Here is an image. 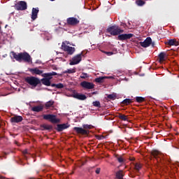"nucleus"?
<instances>
[{
    "label": "nucleus",
    "mask_w": 179,
    "mask_h": 179,
    "mask_svg": "<svg viewBox=\"0 0 179 179\" xmlns=\"http://www.w3.org/2000/svg\"><path fill=\"white\" fill-rule=\"evenodd\" d=\"M11 54L14 59L18 62H22V61H24V62H30L31 61V56H30L27 52H20L17 54L13 51L11 52Z\"/></svg>",
    "instance_id": "1"
},
{
    "label": "nucleus",
    "mask_w": 179,
    "mask_h": 179,
    "mask_svg": "<svg viewBox=\"0 0 179 179\" xmlns=\"http://www.w3.org/2000/svg\"><path fill=\"white\" fill-rule=\"evenodd\" d=\"M24 82L32 86V87H37L38 85H41V80H39L38 78L34 76H27L24 79Z\"/></svg>",
    "instance_id": "2"
},
{
    "label": "nucleus",
    "mask_w": 179,
    "mask_h": 179,
    "mask_svg": "<svg viewBox=\"0 0 179 179\" xmlns=\"http://www.w3.org/2000/svg\"><path fill=\"white\" fill-rule=\"evenodd\" d=\"M123 31L124 29H121V28L117 25H112L108 27L106 29V33H109L111 36H120Z\"/></svg>",
    "instance_id": "3"
},
{
    "label": "nucleus",
    "mask_w": 179,
    "mask_h": 179,
    "mask_svg": "<svg viewBox=\"0 0 179 179\" xmlns=\"http://www.w3.org/2000/svg\"><path fill=\"white\" fill-rule=\"evenodd\" d=\"M43 120L46 121H49L52 124H59L61 122V120L57 117V115L53 114H47L43 115Z\"/></svg>",
    "instance_id": "4"
},
{
    "label": "nucleus",
    "mask_w": 179,
    "mask_h": 179,
    "mask_svg": "<svg viewBox=\"0 0 179 179\" xmlns=\"http://www.w3.org/2000/svg\"><path fill=\"white\" fill-rule=\"evenodd\" d=\"M15 9L16 10H26L27 9V3L24 1H18L15 5Z\"/></svg>",
    "instance_id": "5"
},
{
    "label": "nucleus",
    "mask_w": 179,
    "mask_h": 179,
    "mask_svg": "<svg viewBox=\"0 0 179 179\" xmlns=\"http://www.w3.org/2000/svg\"><path fill=\"white\" fill-rule=\"evenodd\" d=\"M62 48L69 55H72L75 52V48L66 45L65 43H62Z\"/></svg>",
    "instance_id": "6"
},
{
    "label": "nucleus",
    "mask_w": 179,
    "mask_h": 179,
    "mask_svg": "<svg viewBox=\"0 0 179 179\" xmlns=\"http://www.w3.org/2000/svg\"><path fill=\"white\" fill-rule=\"evenodd\" d=\"M82 55H83V52L74 56L72 58V61L70 62V65H78V64L82 61Z\"/></svg>",
    "instance_id": "7"
},
{
    "label": "nucleus",
    "mask_w": 179,
    "mask_h": 179,
    "mask_svg": "<svg viewBox=\"0 0 179 179\" xmlns=\"http://www.w3.org/2000/svg\"><path fill=\"white\" fill-rule=\"evenodd\" d=\"M134 37L133 34H120L117 36V39L120 41H124L125 40H129V38H132Z\"/></svg>",
    "instance_id": "8"
},
{
    "label": "nucleus",
    "mask_w": 179,
    "mask_h": 179,
    "mask_svg": "<svg viewBox=\"0 0 179 179\" xmlns=\"http://www.w3.org/2000/svg\"><path fill=\"white\" fill-rule=\"evenodd\" d=\"M66 22L69 26H77V24H79L80 23L79 20L74 17L67 18Z\"/></svg>",
    "instance_id": "9"
},
{
    "label": "nucleus",
    "mask_w": 179,
    "mask_h": 179,
    "mask_svg": "<svg viewBox=\"0 0 179 179\" xmlns=\"http://www.w3.org/2000/svg\"><path fill=\"white\" fill-rule=\"evenodd\" d=\"M80 86L83 87V89H87L88 90L94 89V84H93V83H90L87 81H83L80 83Z\"/></svg>",
    "instance_id": "10"
},
{
    "label": "nucleus",
    "mask_w": 179,
    "mask_h": 179,
    "mask_svg": "<svg viewBox=\"0 0 179 179\" xmlns=\"http://www.w3.org/2000/svg\"><path fill=\"white\" fill-rule=\"evenodd\" d=\"M73 131L76 132V134H78L80 135H89V130L84 129V128L82 127H73Z\"/></svg>",
    "instance_id": "11"
},
{
    "label": "nucleus",
    "mask_w": 179,
    "mask_h": 179,
    "mask_svg": "<svg viewBox=\"0 0 179 179\" xmlns=\"http://www.w3.org/2000/svg\"><path fill=\"white\" fill-rule=\"evenodd\" d=\"M71 125H69L68 123L66 124H57V127L55 128L56 131L57 132H62L64 129H68Z\"/></svg>",
    "instance_id": "12"
},
{
    "label": "nucleus",
    "mask_w": 179,
    "mask_h": 179,
    "mask_svg": "<svg viewBox=\"0 0 179 179\" xmlns=\"http://www.w3.org/2000/svg\"><path fill=\"white\" fill-rule=\"evenodd\" d=\"M10 121L12 124H19L23 121V117L20 115H15L10 119Z\"/></svg>",
    "instance_id": "13"
},
{
    "label": "nucleus",
    "mask_w": 179,
    "mask_h": 179,
    "mask_svg": "<svg viewBox=\"0 0 179 179\" xmlns=\"http://www.w3.org/2000/svg\"><path fill=\"white\" fill-rule=\"evenodd\" d=\"M152 44V38L147 37L143 42H140V45L143 48H148Z\"/></svg>",
    "instance_id": "14"
},
{
    "label": "nucleus",
    "mask_w": 179,
    "mask_h": 179,
    "mask_svg": "<svg viewBox=\"0 0 179 179\" xmlns=\"http://www.w3.org/2000/svg\"><path fill=\"white\" fill-rule=\"evenodd\" d=\"M52 79V77H45L42 78L41 80V83L42 85H44L45 86H51V80Z\"/></svg>",
    "instance_id": "15"
},
{
    "label": "nucleus",
    "mask_w": 179,
    "mask_h": 179,
    "mask_svg": "<svg viewBox=\"0 0 179 179\" xmlns=\"http://www.w3.org/2000/svg\"><path fill=\"white\" fill-rule=\"evenodd\" d=\"M151 155L152 156H153V157H155V159H156L157 163H159V162L162 160V159L160 158V152H159L158 150H152L151 152Z\"/></svg>",
    "instance_id": "16"
},
{
    "label": "nucleus",
    "mask_w": 179,
    "mask_h": 179,
    "mask_svg": "<svg viewBox=\"0 0 179 179\" xmlns=\"http://www.w3.org/2000/svg\"><path fill=\"white\" fill-rule=\"evenodd\" d=\"M38 12H40V10H38V8H32L31 18L33 20H36V19H37V16L38 15Z\"/></svg>",
    "instance_id": "17"
},
{
    "label": "nucleus",
    "mask_w": 179,
    "mask_h": 179,
    "mask_svg": "<svg viewBox=\"0 0 179 179\" xmlns=\"http://www.w3.org/2000/svg\"><path fill=\"white\" fill-rule=\"evenodd\" d=\"M104 79H114V78L113 76H101L96 78L95 82H96V83H103Z\"/></svg>",
    "instance_id": "18"
},
{
    "label": "nucleus",
    "mask_w": 179,
    "mask_h": 179,
    "mask_svg": "<svg viewBox=\"0 0 179 179\" xmlns=\"http://www.w3.org/2000/svg\"><path fill=\"white\" fill-rule=\"evenodd\" d=\"M29 72L32 73V75H41L43 73V70L38 69V68L29 69Z\"/></svg>",
    "instance_id": "19"
},
{
    "label": "nucleus",
    "mask_w": 179,
    "mask_h": 179,
    "mask_svg": "<svg viewBox=\"0 0 179 179\" xmlns=\"http://www.w3.org/2000/svg\"><path fill=\"white\" fill-rule=\"evenodd\" d=\"M73 97H74V99H77L78 100H86V99H87L86 95L79 93L74 94Z\"/></svg>",
    "instance_id": "20"
},
{
    "label": "nucleus",
    "mask_w": 179,
    "mask_h": 179,
    "mask_svg": "<svg viewBox=\"0 0 179 179\" xmlns=\"http://www.w3.org/2000/svg\"><path fill=\"white\" fill-rule=\"evenodd\" d=\"M43 110H44V106L43 105H39L31 108V111H34L35 113H40L43 111Z\"/></svg>",
    "instance_id": "21"
},
{
    "label": "nucleus",
    "mask_w": 179,
    "mask_h": 179,
    "mask_svg": "<svg viewBox=\"0 0 179 179\" xmlns=\"http://www.w3.org/2000/svg\"><path fill=\"white\" fill-rule=\"evenodd\" d=\"M41 128L42 131H52L53 127L51 124H43L41 125Z\"/></svg>",
    "instance_id": "22"
},
{
    "label": "nucleus",
    "mask_w": 179,
    "mask_h": 179,
    "mask_svg": "<svg viewBox=\"0 0 179 179\" xmlns=\"http://www.w3.org/2000/svg\"><path fill=\"white\" fill-rule=\"evenodd\" d=\"M178 41H177V40L176 39H171L169 40L167 42H166V45H169L170 47H171V45H178Z\"/></svg>",
    "instance_id": "23"
},
{
    "label": "nucleus",
    "mask_w": 179,
    "mask_h": 179,
    "mask_svg": "<svg viewBox=\"0 0 179 179\" xmlns=\"http://www.w3.org/2000/svg\"><path fill=\"white\" fill-rule=\"evenodd\" d=\"M58 75L57 73V72L55 71H52L51 73H45L43 74H42L41 76L43 77V78H52V76H55Z\"/></svg>",
    "instance_id": "24"
},
{
    "label": "nucleus",
    "mask_w": 179,
    "mask_h": 179,
    "mask_svg": "<svg viewBox=\"0 0 179 179\" xmlns=\"http://www.w3.org/2000/svg\"><path fill=\"white\" fill-rule=\"evenodd\" d=\"M158 57H159V62H164V61H166V59H165L166 58V52H162L161 53H159Z\"/></svg>",
    "instance_id": "25"
},
{
    "label": "nucleus",
    "mask_w": 179,
    "mask_h": 179,
    "mask_svg": "<svg viewBox=\"0 0 179 179\" xmlns=\"http://www.w3.org/2000/svg\"><path fill=\"white\" fill-rule=\"evenodd\" d=\"M116 178L117 179L124 178V171H122V170H120L116 173Z\"/></svg>",
    "instance_id": "26"
},
{
    "label": "nucleus",
    "mask_w": 179,
    "mask_h": 179,
    "mask_svg": "<svg viewBox=\"0 0 179 179\" xmlns=\"http://www.w3.org/2000/svg\"><path fill=\"white\" fill-rule=\"evenodd\" d=\"M52 87H56V89H64V84L59 83V84H52Z\"/></svg>",
    "instance_id": "27"
},
{
    "label": "nucleus",
    "mask_w": 179,
    "mask_h": 179,
    "mask_svg": "<svg viewBox=\"0 0 179 179\" xmlns=\"http://www.w3.org/2000/svg\"><path fill=\"white\" fill-rule=\"evenodd\" d=\"M54 101L50 100L45 103V106L46 108H50V107H52L54 106Z\"/></svg>",
    "instance_id": "28"
},
{
    "label": "nucleus",
    "mask_w": 179,
    "mask_h": 179,
    "mask_svg": "<svg viewBox=\"0 0 179 179\" xmlns=\"http://www.w3.org/2000/svg\"><path fill=\"white\" fill-rule=\"evenodd\" d=\"M131 103H132V100H131L129 99H124L122 101V104H124V106H128V105L131 104Z\"/></svg>",
    "instance_id": "29"
},
{
    "label": "nucleus",
    "mask_w": 179,
    "mask_h": 179,
    "mask_svg": "<svg viewBox=\"0 0 179 179\" xmlns=\"http://www.w3.org/2000/svg\"><path fill=\"white\" fill-rule=\"evenodd\" d=\"M92 105L94 106V107H98V108H101V104L99 101H95L92 102Z\"/></svg>",
    "instance_id": "30"
},
{
    "label": "nucleus",
    "mask_w": 179,
    "mask_h": 179,
    "mask_svg": "<svg viewBox=\"0 0 179 179\" xmlns=\"http://www.w3.org/2000/svg\"><path fill=\"white\" fill-rule=\"evenodd\" d=\"M134 169H135L136 171H140L141 169H142V164H141L139 163L135 164Z\"/></svg>",
    "instance_id": "31"
},
{
    "label": "nucleus",
    "mask_w": 179,
    "mask_h": 179,
    "mask_svg": "<svg viewBox=\"0 0 179 179\" xmlns=\"http://www.w3.org/2000/svg\"><path fill=\"white\" fill-rule=\"evenodd\" d=\"M145 98L142 97V96H136V101L137 103H143V101H145Z\"/></svg>",
    "instance_id": "32"
},
{
    "label": "nucleus",
    "mask_w": 179,
    "mask_h": 179,
    "mask_svg": "<svg viewBox=\"0 0 179 179\" xmlns=\"http://www.w3.org/2000/svg\"><path fill=\"white\" fill-rule=\"evenodd\" d=\"M136 5H138V6H143V5L145 4V1L143 0H137L136 1Z\"/></svg>",
    "instance_id": "33"
},
{
    "label": "nucleus",
    "mask_w": 179,
    "mask_h": 179,
    "mask_svg": "<svg viewBox=\"0 0 179 179\" xmlns=\"http://www.w3.org/2000/svg\"><path fill=\"white\" fill-rule=\"evenodd\" d=\"M75 72H76V71L74 69H72L63 71V73H75Z\"/></svg>",
    "instance_id": "34"
},
{
    "label": "nucleus",
    "mask_w": 179,
    "mask_h": 179,
    "mask_svg": "<svg viewBox=\"0 0 179 179\" xmlns=\"http://www.w3.org/2000/svg\"><path fill=\"white\" fill-rule=\"evenodd\" d=\"M119 118H120V120H122V121H127L128 120L127 118V115H123V114H120L119 115Z\"/></svg>",
    "instance_id": "35"
},
{
    "label": "nucleus",
    "mask_w": 179,
    "mask_h": 179,
    "mask_svg": "<svg viewBox=\"0 0 179 179\" xmlns=\"http://www.w3.org/2000/svg\"><path fill=\"white\" fill-rule=\"evenodd\" d=\"M83 128H84V129H86V131H87V129H92V128H93V126L89 125V124H83Z\"/></svg>",
    "instance_id": "36"
},
{
    "label": "nucleus",
    "mask_w": 179,
    "mask_h": 179,
    "mask_svg": "<svg viewBox=\"0 0 179 179\" xmlns=\"http://www.w3.org/2000/svg\"><path fill=\"white\" fill-rule=\"evenodd\" d=\"M81 79H86V78H89V76L86 73H83L80 76Z\"/></svg>",
    "instance_id": "37"
},
{
    "label": "nucleus",
    "mask_w": 179,
    "mask_h": 179,
    "mask_svg": "<svg viewBox=\"0 0 179 179\" xmlns=\"http://www.w3.org/2000/svg\"><path fill=\"white\" fill-rule=\"evenodd\" d=\"M116 159L119 163H124V158L122 157H116Z\"/></svg>",
    "instance_id": "38"
},
{
    "label": "nucleus",
    "mask_w": 179,
    "mask_h": 179,
    "mask_svg": "<svg viewBox=\"0 0 179 179\" xmlns=\"http://www.w3.org/2000/svg\"><path fill=\"white\" fill-rule=\"evenodd\" d=\"M115 94H109L108 95V99H110V100H114L115 99Z\"/></svg>",
    "instance_id": "39"
},
{
    "label": "nucleus",
    "mask_w": 179,
    "mask_h": 179,
    "mask_svg": "<svg viewBox=\"0 0 179 179\" xmlns=\"http://www.w3.org/2000/svg\"><path fill=\"white\" fill-rule=\"evenodd\" d=\"M103 53L106 54V55H108V57L113 55V54H114V52H106V51H103Z\"/></svg>",
    "instance_id": "40"
},
{
    "label": "nucleus",
    "mask_w": 179,
    "mask_h": 179,
    "mask_svg": "<svg viewBox=\"0 0 179 179\" xmlns=\"http://www.w3.org/2000/svg\"><path fill=\"white\" fill-rule=\"evenodd\" d=\"M96 138L99 141H101V139H104V136H96Z\"/></svg>",
    "instance_id": "41"
},
{
    "label": "nucleus",
    "mask_w": 179,
    "mask_h": 179,
    "mask_svg": "<svg viewBox=\"0 0 179 179\" xmlns=\"http://www.w3.org/2000/svg\"><path fill=\"white\" fill-rule=\"evenodd\" d=\"M27 150H24L23 151V155H24V157L26 158V159H27V157L26 156L27 155Z\"/></svg>",
    "instance_id": "42"
},
{
    "label": "nucleus",
    "mask_w": 179,
    "mask_h": 179,
    "mask_svg": "<svg viewBox=\"0 0 179 179\" xmlns=\"http://www.w3.org/2000/svg\"><path fill=\"white\" fill-rule=\"evenodd\" d=\"M100 168H97L96 169V171H95V172H96V174H100Z\"/></svg>",
    "instance_id": "43"
},
{
    "label": "nucleus",
    "mask_w": 179,
    "mask_h": 179,
    "mask_svg": "<svg viewBox=\"0 0 179 179\" xmlns=\"http://www.w3.org/2000/svg\"><path fill=\"white\" fill-rule=\"evenodd\" d=\"M92 94H97V91L92 92Z\"/></svg>",
    "instance_id": "44"
},
{
    "label": "nucleus",
    "mask_w": 179,
    "mask_h": 179,
    "mask_svg": "<svg viewBox=\"0 0 179 179\" xmlns=\"http://www.w3.org/2000/svg\"><path fill=\"white\" fill-rule=\"evenodd\" d=\"M1 159L2 160V157H0V160H1Z\"/></svg>",
    "instance_id": "45"
},
{
    "label": "nucleus",
    "mask_w": 179,
    "mask_h": 179,
    "mask_svg": "<svg viewBox=\"0 0 179 179\" xmlns=\"http://www.w3.org/2000/svg\"><path fill=\"white\" fill-rule=\"evenodd\" d=\"M131 160H134V158H132Z\"/></svg>",
    "instance_id": "46"
},
{
    "label": "nucleus",
    "mask_w": 179,
    "mask_h": 179,
    "mask_svg": "<svg viewBox=\"0 0 179 179\" xmlns=\"http://www.w3.org/2000/svg\"><path fill=\"white\" fill-rule=\"evenodd\" d=\"M0 31H1V25H0Z\"/></svg>",
    "instance_id": "47"
},
{
    "label": "nucleus",
    "mask_w": 179,
    "mask_h": 179,
    "mask_svg": "<svg viewBox=\"0 0 179 179\" xmlns=\"http://www.w3.org/2000/svg\"><path fill=\"white\" fill-rule=\"evenodd\" d=\"M5 155H7L6 152H5Z\"/></svg>",
    "instance_id": "48"
},
{
    "label": "nucleus",
    "mask_w": 179,
    "mask_h": 179,
    "mask_svg": "<svg viewBox=\"0 0 179 179\" xmlns=\"http://www.w3.org/2000/svg\"><path fill=\"white\" fill-rule=\"evenodd\" d=\"M50 1H54V0H50Z\"/></svg>",
    "instance_id": "49"
},
{
    "label": "nucleus",
    "mask_w": 179,
    "mask_h": 179,
    "mask_svg": "<svg viewBox=\"0 0 179 179\" xmlns=\"http://www.w3.org/2000/svg\"><path fill=\"white\" fill-rule=\"evenodd\" d=\"M0 127H1V124H0Z\"/></svg>",
    "instance_id": "50"
}]
</instances>
